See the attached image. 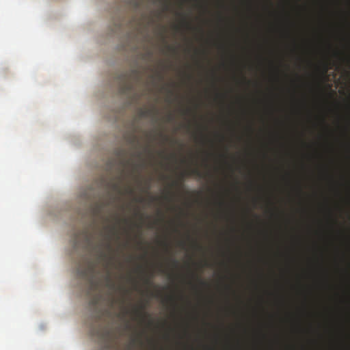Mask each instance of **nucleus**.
<instances>
[{"label":"nucleus","mask_w":350,"mask_h":350,"mask_svg":"<svg viewBox=\"0 0 350 350\" xmlns=\"http://www.w3.org/2000/svg\"><path fill=\"white\" fill-rule=\"evenodd\" d=\"M146 283H150V279H146Z\"/></svg>","instance_id":"obj_23"},{"label":"nucleus","mask_w":350,"mask_h":350,"mask_svg":"<svg viewBox=\"0 0 350 350\" xmlns=\"http://www.w3.org/2000/svg\"><path fill=\"white\" fill-rule=\"evenodd\" d=\"M128 350H131V349H129Z\"/></svg>","instance_id":"obj_28"},{"label":"nucleus","mask_w":350,"mask_h":350,"mask_svg":"<svg viewBox=\"0 0 350 350\" xmlns=\"http://www.w3.org/2000/svg\"><path fill=\"white\" fill-rule=\"evenodd\" d=\"M127 313H128V310H124V315H125V314H127Z\"/></svg>","instance_id":"obj_21"},{"label":"nucleus","mask_w":350,"mask_h":350,"mask_svg":"<svg viewBox=\"0 0 350 350\" xmlns=\"http://www.w3.org/2000/svg\"><path fill=\"white\" fill-rule=\"evenodd\" d=\"M196 245L197 246V247H201L200 246H199V245L196 244Z\"/></svg>","instance_id":"obj_25"},{"label":"nucleus","mask_w":350,"mask_h":350,"mask_svg":"<svg viewBox=\"0 0 350 350\" xmlns=\"http://www.w3.org/2000/svg\"><path fill=\"white\" fill-rule=\"evenodd\" d=\"M122 164L124 167L131 166L133 172L138 171L139 168L143 166V163H134L131 160H122Z\"/></svg>","instance_id":"obj_5"},{"label":"nucleus","mask_w":350,"mask_h":350,"mask_svg":"<svg viewBox=\"0 0 350 350\" xmlns=\"http://www.w3.org/2000/svg\"><path fill=\"white\" fill-rule=\"evenodd\" d=\"M172 262H173V263H174V265H176H176H178V261H177V260H176V259H173V260H172Z\"/></svg>","instance_id":"obj_16"},{"label":"nucleus","mask_w":350,"mask_h":350,"mask_svg":"<svg viewBox=\"0 0 350 350\" xmlns=\"http://www.w3.org/2000/svg\"><path fill=\"white\" fill-rule=\"evenodd\" d=\"M106 280V286L110 288V289H115L116 288V282L113 280L110 274H108L105 277Z\"/></svg>","instance_id":"obj_7"},{"label":"nucleus","mask_w":350,"mask_h":350,"mask_svg":"<svg viewBox=\"0 0 350 350\" xmlns=\"http://www.w3.org/2000/svg\"><path fill=\"white\" fill-rule=\"evenodd\" d=\"M173 119H174V117H173L172 114H168L167 115V122H171V120H172Z\"/></svg>","instance_id":"obj_13"},{"label":"nucleus","mask_w":350,"mask_h":350,"mask_svg":"<svg viewBox=\"0 0 350 350\" xmlns=\"http://www.w3.org/2000/svg\"><path fill=\"white\" fill-rule=\"evenodd\" d=\"M140 79V75L134 68L128 72H121L117 76V81L120 87L121 94H127L135 89V83Z\"/></svg>","instance_id":"obj_1"},{"label":"nucleus","mask_w":350,"mask_h":350,"mask_svg":"<svg viewBox=\"0 0 350 350\" xmlns=\"http://www.w3.org/2000/svg\"><path fill=\"white\" fill-rule=\"evenodd\" d=\"M166 49L169 51L172 52V53H176L177 52L176 47L172 46V45H166Z\"/></svg>","instance_id":"obj_12"},{"label":"nucleus","mask_w":350,"mask_h":350,"mask_svg":"<svg viewBox=\"0 0 350 350\" xmlns=\"http://www.w3.org/2000/svg\"><path fill=\"white\" fill-rule=\"evenodd\" d=\"M109 229V233L107 235V241L105 244V247L107 248V250H112V247L111 245V236H114V234H117V226H108Z\"/></svg>","instance_id":"obj_4"},{"label":"nucleus","mask_w":350,"mask_h":350,"mask_svg":"<svg viewBox=\"0 0 350 350\" xmlns=\"http://www.w3.org/2000/svg\"><path fill=\"white\" fill-rule=\"evenodd\" d=\"M136 156L138 157H142V153H136Z\"/></svg>","instance_id":"obj_18"},{"label":"nucleus","mask_w":350,"mask_h":350,"mask_svg":"<svg viewBox=\"0 0 350 350\" xmlns=\"http://www.w3.org/2000/svg\"><path fill=\"white\" fill-rule=\"evenodd\" d=\"M153 113L152 109H150V108H140L139 109V116L141 117H149Z\"/></svg>","instance_id":"obj_8"},{"label":"nucleus","mask_w":350,"mask_h":350,"mask_svg":"<svg viewBox=\"0 0 350 350\" xmlns=\"http://www.w3.org/2000/svg\"><path fill=\"white\" fill-rule=\"evenodd\" d=\"M176 184H177L176 182L173 183V185H176Z\"/></svg>","instance_id":"obj_27"},{"label":"nucleus","mask_w":350,"mask_h":350,"mask_svg":"<svg viewBox=\"0 0 350 350\" xmlns=\"http://www.w3.org/2000/svg\"><path fill=\"white\" fill-rule=\"evenodd\" d=\"M108 204L109 202H104V201H97L94 203L90 207L92 216L94 218L102 217L103 210Z\"/></svg>","instance_id":"obj_2"},{"label":"nucleus","mask_w":350,"mask_h":350,"mask_svg":"<svg viewBox=\"0 0 350 350\" xmlns=\"http://www.w3.org/2000/svg\"><path fill=\"white\" fill-rule=\"evenodd\" d=\"M136 200L137 201H139V202H142V201H144V198H137Z\"/></svg>","instance_id":"obj_17"},{"label":"nucleus","mask_w":350,"mask_h":350,"mask_svg":"<svg viewBox=\"0 0 350 350\" xmlns=\"http://www.w3.org/2000/svg\"><path fill=\"white\" fill-rule=\"evenodd\" d=\"M155 199H156V198H153V196H151V197H150V200H151V201L155 200Z\"/></svg>","instance_id":"obj_20"},{"label":"nucleus","mask_w":350,"mask_h":350,"mask_svg":"<svg viewBox=\"0 0 350 350\" xmlns=\"http://www.w3.org/2000/svg\"><path fill=\"white\" fill-rule=\"evenodd\" d=\"M136 340V338H133V343H135Z\"/></svg>","instance_id":"obj_22"},{"label":"nucleus","mask_w":350,"mask_h":350,"mask_svg":"<svg viewBox=\"0 0 350 350\" xmlns=\"http://www.w3.org/2000/svg\"><path fill=\"white\" fill-rule=\"evenodd\" d=\"M146 306V304H141V305L137 309L134 310V314L138 317H145L146 315H147L146 312H144Z\"/></svg>","instance_id":"obj_6"},{"label":"nucleus","mask_w":350,"mask_h":350,"mask_svg":"<svg viewBox=\"0 0 350 350\" xmlns=\"http://www.w3.org/2000/svg\"><path fill=\"white\" fill-rule=\"evenodd\" d=\"M164 138L165 139V140H167V139H168L167 137H164Z\"/></svg>","instance_id":"obj_26"},{"label":"nucleus","mask_w":350,"mask_h":350,"mask_svg":"<svg viewBox=\"0 0 350 350\" xmlns=\"http://www.w3.org/2000/svg\"><path fill=\"white\" fill-rule=\"evenodd\" d=\"M129 142L130 144H132L133 145H138L139 144V139L136 137V135H131L129 139Z\"/></svg>","instance_id":"obj_9"},{"label":"nucleus","mask_w":350,"mask_h":350,"mask_svg":"<svg viewBox=\"0 0 350 350\" xmlns=\"http://www.w3.org/2000/svg\"><path fill=\"white\" fill-rule=\"evenodd\" d=\"M123 221L128 222V219H123Z\"/></svg>","instance_id":"obj_24"},{"label":"nucleus","mask_w":350,"mask_h":350,"mask_svg":"<svg viewBox=\"0 0 350 350\" xmlns=\"http://www.w3.org/2000/svg\"><path fill=\"white\" fill-rule=\"evenodd\" d=\"M184 24L185 25V26L190 27V25L188 23V22H184Z\"/></svg>","instance_id":"obj_19"},{"label":"nucleus","mask_w":350,"mask_h":350,"mask_svg":"<svg viewBox=\"0 0 350 350\" xmlns=\"http://www.w3.org/2000/svg\"><path fill=\"white\" fill-rule=\"evenodd\" d=\"M197 278L200 281L201 284H203V285L206 284V282H204V280H201L200 278L198 277V275H197Z\"/></svg>","instance_id":"obj_15"},{"label":"nucleus","mask_w":350,"mask_h":350,"mask_svg":"<svg viewBox=\"0 0 350 350\" xmlns=\"http://www.w3.org/2000/svg\"><path fill=\"white\" fill-rule=\"evenodd\" d=\"M100 257L105 258V259H108L107 264H109V262H111L112 260V257H111V256L109 257L108 255L107 254H105V252H100Z\"/></svg>","instance_id":"obj_11"},{"label":"nucleus","mask_w":350,"mask_h":350,"mask_svg":"<svg viewBox=\"0 0 350 350\" xmlns=\"http://www.w3.org/2000/svg\"><path fill=\"white\" fill-rule=\"evenodd\" d=\"M165 198L167 199L168 200H172V196L171 194L168 193L165 196Z\"/></svg>","instance_id":"obj_14"},{"label":"nucleus","mask_w":350,"mask_h":350,"mask_svg":"<svg viewBox=\"0 0 350 350\" xmlns=\"http://www.w3.org/2000/svg\"><path fill=\"white\" fill-rule=\"evenodd\" d=\"M123 179V176L120 175L118 176V182H113V183H111L110 185L111 189H113L114 191L118 192L120 194L124 193V192H126V193L133 194V189L131 188V187H127L124 191H122L121 187H120V182Z\"/></svg>","instance_id":"obj_3"},{"label":"nucleus","mask_w":350,"mask_h":350,"mask_svg":"<svg viewBox=\"0 0 350 350\" xmlns=\"http://www.w3.org/2000/svg\"><path fill=\"white\" fill-rule=\"evenodd\" d=\"M191 173L193 175H196V176H197L198 177H200V178L204 177V174L202 172H201L200 170H198V168H195L194 170H193Z\"/></svg>","instance_id":"obj_10"}]
</instances>
